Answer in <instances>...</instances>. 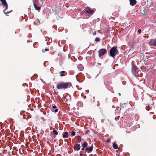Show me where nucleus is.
I'll return each mask as SVG.
<instances>
[{
  "instance_id": "obj_34",
  "label": "nucleus",
  "mask_w": 156,
  "mask_h": 156,
  "mask_svg": "<svg viewBox=\"0 0 156 156\" xmlns=\"http://www.w3.org/2000/svg\"><path fill=\"white\" fill-rule=\"evenodd\" d=\"M80 155L81 156H83V154H80Z\"/></svg>"
},
{
  "instance_id": "obj_24",
  "label": "nucleus",
  "mask_w": 156,
  "mask_h": 156,
  "mask_svg": "<svg viewBox=\"0 0 156 156\" xmlns=\"http://www.w3.org/2000/svg\"><path fill=\"white\" fill-rule=\"evenodd\" d=\"M110 141H111V139H109V138H108L106 140V141L107 143H109L110 142Z\"/></svg>"
},
{
  "instance_id": "obj_2",
  "label": "nucleus",
  "mask_w": 156,
  "mask_h": 156,
  "mask_svg": "<svg viewBox=\"0 0 156 156\" xmlns=\"http://www.w3.org/2000/svg\"><path fill=\"white\" fill-rule=\"evenodd\" d=\"M118 52L116 46H114L109 51L110 55L112 57H114Z\"/></svg>"
},
{
  "instance_id": "obj_15",
  "label": "nucleus",
  "mask_w": 156,
  "mask_h": 156,
  "mask_svg": "<svg viewBox=\"0 0 156 156\" xmlns=\"http://www.w3.org/2000/svg\"><path fill=\"white\" fill-rule=\"evenodd\" d=\"M77 139L78 142L79 143H80L81 141V137L80 136H78L77 137Z\"/></svg>"
},
{
  "instance_id": "obj_38",
  "label": "nucleus",
  "mask_w": 156,
  "mask_h": 156,
  "mask_svg": "<svg viewBox=\"0 0 156 156\" xmlns=\"http://www.w3.org/2000/svg\"><path fill=\"white\" fill-rule=\"evenodd\" d=\"M79 66H78V68H79Z\"/></svg>"
},
{
  "instance_id": "obj_36",
  "label": "nucleus",
  "mask_w": 156,
  "mask_h": 156,
  "mask_svg": "<svg viewBox=\"0 0 156 156\" xmlns=\"http://www.w3.org/2000/svg\"><path fill=\"white\" fill-rule=\"evenodd\" d=\"M116 155H117V156H119V154H116Z\"/></svg>"
},
{
  "instance_id": "obj_7",
  "label": "nucleus",
  "mask_w": 156,
  "mask_h": 156,
  "mask_svg": "<svg viewBox=\"0 0 156 156\" xmlns=\"http://www.w3.org/2000/svg\"><path fill=\"white\" fill-rule=\"evenodd\" d=\"M86 12L88 13L93 14L94 11L89 8H86Z\"/></svg>"
},
{
  "instance_id": "obj_31",
  "label": "nucleus",
  "mask_w": 156,
  "mask_h": 156,
  "mask_svg": "<svg viewBox=\"0 0 156 156\" xmlns=\"http://www.w3.org/2000/svg\"><path fill=\"white\" fill-rule=\"evenodd\" d=\"M84 148H83V147H82V148H81V150L82 151H83L84 150Z\"/></svg>"
},
{
  "instance_id": "obj_8",
  "label": "nucleus",
  "mask_w": 156,
  "mask_h": 156,
  "mask_svg": "<svg viewBox=\"0 0 156 156\" xmlns=\"http://www.w3.org/2000/svg\"><path fill=\"white\" fill-rule=\"evenodd\" d=\"M136 3V0H130V4L131 6L135 5Z\"/></svg>"
},
{
  "instance_id": "obj_32",
  "label": "nucleus",
  "mask_w": 156,
  "mask_h": 156,
  "mask_svg": "<svg viewBox=\"0 0 156 156\" xmlns=\"http://www.w3.org/2000/svg\"><path fill=\"white\" fill-rule=\"evenodd\" d=\"M146 54H151L149 52H146L145 53Z\"/></svg>"
},
{
  "instance_id": "obj_14",
  "label": "nucleus",
  "mask_w": 156,
  "mask_h": 156,
  "mask_svg": "<svg viewBox=\"0 0 156 156\" xmlns=\"http://www.w3.org/2000/svg\"><path fill=\"white\" fill-rule=\"evenodd\" d=\"M87 146V142H85L83 144L82 147L85 148Z\"/></svg>"
},
{
  "instance_id": "obj_13",
  "label": "nucleus",
  "mask_w": 156,
  "mask_h": 156,
  "mask_svg": "<svg viewBox=\"0 0 156 156\" xmlns=\"http://www.w3.org/2000/svg\"><path fill=\"white\" fill-rule=\"evenodd\" d=\"M112 147L115 149H116L118 148V146L115 143L113 144Z\"/></svg>"
},
{
  "instance_id": "obj_22",
  "label": "nucleus",
  "mask_w": 156,
  "mask_h": 156,
  "mask_svg": "<svg viewBox=\"0 0 156 156\" xmlns=\"http://www.w3.org/2000/svg\"><path fill=\"white\" fill-rule=\"evenodd\" d=\"M100 39L99 38L97 37L95 40V41L99 42L100 41Z\"/></svg>"
},
{
  "instance_id": "obj_28",
  "label": "nucleus",
  "mask_w": 156,
  "mask_h": 156,
  "mask_svg": "<svg viewBox=\"0 0 156 156\" xmlns=\"http://www.w3.org/2000/svg\"><path fill=\"white\" fill-rule=\"evenodd\" d=\"M96 30H95L94 33H93V35H96Z\"/></svg>"
},
{
  "instance_id": "obj_27",
  "label": "nucleus",
  "mask_w": 156,
  "mask_h": 156,
  "mask_svg": "<svg viewBox=\"0 0 156 156\" xmlns=\"http://www.w3.org/2000/svg\"><path fill=\"white\" fill-rule=\"evenodd\" d=\"M138 32L139 34H140L141 33V29H138Z\"/></svg>"
},
{
  "instance_id": "obj_33",
  "label": "nucleus",
  "mask_w": 156,
  "mask_h": 156,
  "mask_svg": "<svg viewBox=\"0 0 156 156\" xmlns=\"http://www.w3.org/2000/svg\"><path fill=\"white\" fill-rule=\"evenodd\" d=\"M142 61H144V62H145V60H143V59H142V60H141L140 61V62H142Z\"/></svg>"
},
{
  "instance_id": "obj_21",
  "label": "nucleus",
  "mask_w": 156,
  "mask_h": 156,
  "mask_svg": "<svg viewBox=\"0 0 156 156\" xmlns=\"http://www.w3.org/2000/svg\"><path fill=\"white\" fill-rule=\"evenodd\" d=\"M75 132H74V131H72L71 132V135L72 136H74L75 135Z\"/></svg>"
},
{
  "instance_id": "obj_23",
  "label": "nucleus",
  "mask_w": 156,
  "mask_h": 156,
  "mask_svg": "<svg viewBox=\"0 0 156 156\" xmlns=\"http://www.w3.org/2000/svg\"><path fill=\"white\" fill-rule=\"evenodd\" d=\"M37 21L40 24H41L42 22L41 21V20H39V19H37Z\"/></svg>"
},
{
  "instance_id": "obj_4",
  "label": "nucleus",
  "mask_w": 156,
  "mask_h": 156,
  "mask_svg": "<svg viewBox=\"0 0 156 156\" xmlns=\"http://www.w3.org/2000/svg\"><path fill=\"white\" fill-rule=\"evenodd\" d=\"M137 69V67L135 65H132V73L133 75H136V72Z\"/></svg>"
},
{
  "instance_id": "obj_19",
  "label": "nucleus",
  "mask_w": 156,
  "mask_h": 156,
  "mask_svg": "<svg viewBox=\"0 0 156 156\" xmlns=\"http://www.w3.org/2000/svg\"><path fill=\"white\" fill-rule=\"evenodd\" d=\"M44 130L43 129H41L40 132V134L41 135H43L44 134Z\"/></svg>"
},
{
  "instance_id": "obj_9",
  "label": "nucleus",
  "mask_w": 156,
  "mask_h": 156,
  "mask_svg": "<svg viewBox=\"0 0 156 156\" xmlns=\"http://www.w3.org/2000/svg\"><path fill=\"white\" fill-rule=\"evenodd\" d=\"M93 146H91V147H87L85 149V150L86 151L88 152V153L91 152L93 150Z\"/></svg>"
},
{
  "instance_id": "obj_16",
  "label": "nucleus",
  "mask_w": 156,
  "mask_h": 156,
  "mask_svg": "<svg viewBox=\"0 0 156 156\" xmlns=\"http://www.w3.org/2000/svg\"><path fill=\"white\" fill-rule=\"evenodd\" d=\"M153 42V44L151 45H153L154 46H156V39L152 41Z\"/></svg>"
},
{
  "instance_id": "obj_3",
  "label": "nucleus",
  "mask_w": 156,
  "mask_h": 156,
  "mask_svg": "<svg viewBox=\"0 0 156 156\" xmlns=\"http://www.w3.org/2000/svg\"><path fill=\"white\" fill-rule=\"evenodd\" d=\"M99 57L104 55L107 52V50L105 49H100L99 51Z\"/></svg>"
},
{
  "instance_id": "obj_25",
  "label": "nucleus",
  "mask_w": 156,
  "mask_h": 156,
  "mask_svg": "<svg viewBox=\"0 0 156 156\" xmlns=\"http://www.w3.org/2000/svg\"><path fill=\"white\" fill-rule=\"evenodd\" d=\"M49 50V49L46 48L44 50H42V51L43 52H44L45 51H48Z\"/></svg>"
},
{
  "instance_id": "obj_5",
  "label": "nucleus",
  "mask_w": 156,
  "mask_h": 156,
  "mask_svg": "<svg viewBox=\"0 0 156 156\" xmlns=\"http://www.w3.org/2000/svg\"><path fill=\"white\" fill-rule=\"evenodd\" d=\"M73 149L76 151H78L80 149V144H76L73 146Z\"/></svg>"
},
{
  "instance_id": "obj_12",
  "label": "nucleus",
  "mask_w": 156,
  "mask_h": 156,
  "mask_svg": "<svg viewBox=\"0 0 156 156\" xmlns=\"http://www.w3.org/2000/svg\"><path fill=\"white\" fill-rule=\"evenodd\" d=\"M60 73V75L62 77L65 76L67 75L66 72L64 71H62Z\"/></svg>"
},
{
  "instance_id": "obj_18",
  "label": "nucleus",
  "mask_w": 156,
  "mask_h": 156,
  "mask_svg": "<svg viewBox=\"0 0 156 156\" xmlns=\"http://www.w3.org/2000/svg\"><path fill=\"white\" fill-rule=\"evenodd\" d=\"M53 133L55 135H57L58 134V132L56 130H53Z\"/></svg>"
},
{
  "instance_id": "obj_11",
  "label": "nucleus",
  "mask_w": 156,
  "mask_h": 156,
  "mask_svg": "<svg viewBox=\"0 0 156 156\" xmlns=\"http://www.w3.org/2000/svg\"><path fill=\"white\" fill-rule=\"evenodd\" d=\"M34 6L35 9L37 11H39L41 9V7L38 6V5H37L36 3L34 4Z\"/></svg>"
},
{
  "instance_id": "obj_30",
  "label": "nucleus",
  "mask_w": 156,
  "mask_h": 156,
  "mask_svg": "<svg viewBox=\"0 0 156 156\" xmlns=\"http://www.w3.org/2000/svg\"><path fill=\"white\" fill-rule=\"evenodd\" d=\"M58 109H55V112H58Z\"/></svg>"
},
{
  "instance_id": "obj_35",
  "label": "nucleus",
  "mask_w": 156,
  "mask_h": 156,
  "mask_svg": "<svg viewBox=\"0 0 156 156\" xmlns=\"http://www.w3.org/2000/svg\"><path fill=\"white\" fill-rule=\"evenodd\" d=\"M119 95V96H120L121 95V94L120 93H119V94H118Z\"/></svg>"
},
{
  "instance_id": "obj_29",
  "label": "nucleus",
  "mask_w": 156,
  "mask_h": 156,
  "mask_svg": "<svg viewBox=\"0 0 156 156\" xmlns=\"http://www.w3.org/2000/svg\"><path fill=\"white\" fill-rule=\"evenodd\" d=\"M52 108H56V107L55 105H54L52 106Z\"/></svg>"
},
{
  "instance_id": "obj_1",
  "label": "nucleus",
  "mask_w": 156,
  "mask_h": 156,
  "mask_svg": "<svg viewBox=\"0 0 156 156\" xmlns=\"http://www.w3.org/2000/svg\"><path fill=\"white\" fill-rule=\"evenodd\" d=\"M72 86V84L71 82H60L57 84L56 87L58 90H65L69 88Z\"/></svg>"
},
{
  "instance_id": "obj_10",
  "label": "nucleus",
  "mask_w": 156,
  "mask_h": 156,
  "mask_svg": "<svg viewBox=\"0 0 156 156\" xmlns=\"http://www.w3.org/2000/svg\"><path fill=\"white\" fill-rule=\"evenodd\" d=\"M63 137L64 138H67L68 137V134L67 132H65L63 133Z\"/></svg>"
},
{
  "instance_id": "obj_17",
  "label": "nucleus",
  "mask_w": 156,
  "mask_h": 156,
  "mask_svg": "<svg viewBox=\"0 0 156 156\" xmlns=\"http://www.w3.org/2000/svg\"><path fill=\"white\" fill-rule=\"evenodd\" d=\"M6 11V10L5 11V10L4 13L6 14V16H8L9 15L8 14H7L9 13L10 12H11L12 11H7V12H5Z\"/></svg>"
},
{
  "instance_id": "obj_6",
  "label": "nucleus",
  "mask_w": 156,
  "mask_h": 156,
  "mask_svg": "<svg viewBox=\"0 0 156 156\" xmlns=\"http://www.w3.org/2000/svg\"><path fill=\"white\" fill-rule=\"evenodd\" d=\"M2 3L5 6V11L6 10L8 7V4L5 1V0H1Z\"/></svg>"
},
{
  "instance_id": "obj_37",
  "label": "nucleus",
  "mask_w": 156,
  "mask_h": 156,
  "mask_svg": "<svg viewBox=\"0 0 156 156\" xmlns=\"http://www.w3.org/2000/svg\"><path fill=\"white\" fill-rule=\"evenodd\" d=\"M70 57V55H69V58Z\"/></svg>"
},
{
  "instance_id": "obj_26",
  "label": "nucleus",
  "mask_w": 156,
  "mask_h": 156,
  "mask_svg": "<svg viewBox=\"0 0 156 156\" xmlns=\"http://www.w3.org/2000/svg\"><path fill=\"white\" fill-rule=\"evenodd\" d=\"M141 13H142L143 14V15H144L145 14V12L144 11V10H143V12H141Z\"/></svg>"
},
{
  "instance_id": "obj_20",
  "label": "nucleus",
  "mask_w": 156,
  "mask_h": 156,
  "mask_svg": "<svg viewBox=\"0 0 156 156\" xmlns=\"http://www.w3.org/2000/svg\"><path fill=\"white\" fill-rule=\"evenodd\" d=\"M89 132H90V130H87L84 133L86 135H87V134H88V133Z\"/></svg>"
}]
</instances>
